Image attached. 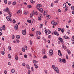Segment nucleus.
<instances>
[{
	"instance_id": "obj_4",
	"label": "nucleus",
	"mask_w": 74,
	"mask_h": 74,
	"mask_svg": "<svg viewBox=\"0 0 74 74\" xmlns=\"http://www.w3.org/2000/svg\"><path fill=\"white\" fill-rule=\"evenodd\" d=\"M59 61L60 63L62 62H63V63H66V60L64 59H62L60 58L59 59Z\"/></svg>"
},
{
	"instance_id": "obj_50",
	"label": "nucleus",
	"mask_w": 74,
	"mask_h": 74,
	"mask_svg": "<svg viewBox=\"0 0 74 74\" xmlns=\"http://www.w3.org/2000/svg\"><path fill=\"white\" fill-rule=\"evenodd\" d=\"M25 50H27V46H26L25 47Z\"/></svg>"
},
{
	"instance_id": "obj_54",
	"label": "nucleus",
	"mask_w": 74,
	"mask_h": 74,
	"mask_svg": "<svg viewBox=\"0 0 74 74\" xmlns=\"http://www.w3.org/2000/svg\"><path fill=\"white\" fill-rule=\"evenodd\" d=\"M25 64H25V63H23L22 64V66H25Z\"/></svg>"
},
{
	"instance_id": "obj_10",
	"label": "nucleus",
	"mask_w": 74,
	"mask_h": 74,
	"mask_svg": "<svg viewBox=\"0 0 74 74\" xmlns=\"http://www.w3.org/2000/svg\"><path fill=\"white\" fill-rule=\"evenodd\" d=\"M22 33L23 35H26V30H23L22 31Z\"/></svg>"
},
{
	"instance_id": "obj_26",
	"label": "nucleus",
	"mask_w": 74,
	"mask_h": 74,
	"mask_svg": "<svg viewBox=\"0 0 74 74\" xmlns=\"http://www.w3.org/2000/svg\"><path fill=\"white\" fill-rule=\"evenodd\" d=\"M43 59H47V56L46 55H45L43 56Z\"/></svg>"
},
{
	"instance_id": "obj_28",
	"label": "nucleus",
	"mask_w": 74,
	"mask_h": 74,
	"mask_svg": "<svg viewBox=\"0 0 74 74\" xmlns=\"http://www.w3.org/2000/svg\"><path fill=\"white\" fill-rule=\"evenodd\" d=\"M22 50L23 52H24L25 51V48L23 47L22 49Z\"/></svg>"
},
{
	"instance_id": "obj_15",
	"label": "nucleus",
	"mask_w": 74,
	"mask_h": 74,
	"mask_svg": "<svg viewBox=\"0 0 74 74\" xmlns=\"http://www.w3.org/2000/svg\"><path fill=\"white\" fill-rule=\"evenodd\" d=\"M46 16L47 17H48V19H49L51 18V16L49 15H48V14H47L46 15Z\"/></svg>"
},
{
	"instance_id": "obj_30",
	"label": "nucleus",
	"mask_w": 74,
	"mask_h": 74,
	"mask_svg": "<svg viewBox=\"0 0 74 74\" xmlns=\"http://www.w3.org/2000/svg\"><path fill=\"white\" fill-rule=\"evenodd\" d=\"M17 38H20V36L19 35H17L16 36Z\"/></svg>"
},
{
	"instance_id": "obj_33",
	"label": "nucleus",
	"mask_w": 74,
	"mask_h": 74,
	"mask_svg": "<svg viewBox=\"0 0 74 74\" xmlns=\"http://www.w3.org/2000/svg\"><path fill=\"white\" fill-rule=\"evenodd\" d=\"M71 9L73 10V11H74V6H72L71 7Z\"/></svg>"
},
{
	"instance_id": "obj_29",
	"label": "nucleus",
	"mask_w": 74,
	"mask_h": 74,
	"mask_svg": "<svg viewBox=\"0 0 74 74\" xmlns=\"http://www.w3.org/2000/svg\"><path fill=\"white\" fill-rule=\"evenodd\" d=\"M58 23L57 22H54V25L55 26H56L57 25H58Z\"/></svg>"
},
{
	"instance_id": "obj_53",
	"label": "nucleus",
	"mask_w": 74,
	"mask_h": 74,
	"mask_svg": "<svg viewBox=\"0 0 74 74\" xmlns=\"http://www.w3.org/2000/svg\"><path fill=\"white\" fill-rule=\"evenodd\" d=\"M40 38H41V37H40V36H39L37 38V39H38V40H40Z\"/></svg>"
},
{
	"instance_id": "obj_39",
	"label": "nucleus",
	"mask_w": 74,
	"mask_h": 74,
	"mask_svg": "<svg viewBox=\"0 0 74 74\" xmlns=\"http://www.w3.org/2000/svg\"><path fill=\"white\" fill-rule=\"evenodd\" d=\"M47 14V12L45 11H44V15H45Z\"/></svg>"
},
{
	"instance_id": "obj_60",
	"label": "nucleus",
	"mask_w": 74,
	"mask_h": 74,
	"mask_svg": "<svg viewBox=\"0 0 74 74\" xmlns=\"http://www.w3.org/2000/svg\"><path fill=\"white\" fill-rule=\"evenodd\" d=\"M16 41L18 42V43H19V41L18 39H16Z\"/></svg>"
},
{
	"instance_id": "obj_7",
	"label": "nucleus",
	"mask_w": 74,
	"mask_h": 74,
	"mask_svg": "<svg viewBox=\"0 0 74 74\" xmlns=\"http://www.w3.org/2000/svg\"><path fill=\"white\" fill-rule=\"evenodd\" d=\"M58 55L60 56H61L62 55V53H61V51H60V50H59L58 51Z\"/></svg>"
},
{
	"instance_id": "obj_49",
	"label": "nucleus",
	"mask_w": 74,
	"mask_h": 74,
	"mask_svg": "<svg viewBox=\"0 0 74 74\" xmlns=\"http://www.w3.org/2000/svg\"><path fill=\"white\" fill-rule=\"evenodd\" d=\"M16 22V21L15 20H13V23H15Z\"/></svg>"
},
{
	"instance_id": "obj_62",
	"label": "nucleus",
	"mask_w": 74,
	"mask_h": 74,
	"mask_svg": "<svg viewBox=\"0 0 74 74\" xmlns=\"http://www.w3.org/2000/svg\"><path fill=\"white\" fill-rule=\"evenodd\" d=\"M66 58L67 59H69V57H68V56L67 55H66Z\"/></svg>"
},
{
	"instance_id": "obj_9",
	"label": "nucleus",
	"mask_w": 74,
	"mask_h": 74,
	"mask_svg": "<svg viewBox=\"0 0 74 74\" xmlns=\"http://www.w3.org/2000/svg\"><path fill=\"white\" fill-rule=\"evenodd\" d=\"M49 53H50V55H53V50L52 49L50 50L49 51Z\"/></svg>"
},
{
	"instance_id": "obj_16",
	"label": "nucleus",
	"mask_w": 74,
	"mask_h": 74,
	"mask_svg": "<svg viewBox=\"0 0 74 74\" xmlns=\"http://www.w3.org/2000/svg\"><path fill=\"white\" fill-rule=\"evenodd\" d=\"M30 1L31 3H32V4H34V3H35L36 2L35 1H33V0H30Z\"/></svg>"
},
{
	"instance_id": "obj_12",
	"label": "nucleus",
	"mask_w": 74,
	"mask_h": 74,
	"mask_svg": "<svg viewBox=\"0 0 74 74\" xmlns=\"http://www.w3.org/2000/svg\"><path fill=\"white\" fill-rule=\"evenodd\" d=\"M18 29V25H15L14 26V29L16 30V29Z\"/></svg>"
},
{
	"instance_id": "obj_5",
	"label": "nucleus",
	"mask_w": 74,
	"mask_h": 74,
	"mask_svg": "<svg viewBox=\"0 0 74 74\" xmlns=\"http://www.w3.org/2000/svg\"><path fill=\"white\" fill-rule=\"evenodd\" d=\"M6 19H7L8 21H10V22H12V19L11 18V17L10 16H7L6 17Z\"/></svg>"
},
{
	"instance_id": "obj_18",
	"label": "nucleus",
	"mask_w": 74,
	"mask_h": 74,
	"mask_svg": "<svg viewBox=\"0 0 74 74\" xmlns=\"http://www.w3.org/2000/svg\"><path fill=\"white\" fill-rule=\"evenodd\" d=\"M26 66H27V68L28 69V70H29V69H30V66H29V65L28 64H27L26 65Z\"/></svg>"
},
{
	"instance_id": "obj_40",
	"label": "nucleus",
	"mask_w": 74,
	"mask_h": 74,
	"mask_svg": "<svg viewBox=\"0 0 74 74\" xmlns=\"http://www.w3.org/2000/svg\"><path fill=\"white\" fill-rule=\"evenodd\" d=\"M30 73H31V71H30V70H28V74H30Z\"/></svg>"
},
{
	"instance_id": "obj_52",
	"label": "nucleus",
	"mask_w": 74,
	"mask_h": 74,
	"mask_svg": "<svg viewBox=\"0 0 74 74\" xmlns=\"http://www.w3.org/2000/svg\"><path fill=\"white\" fill-rule=\"evenodd\" d=\"M24 14L26 15H27V12H24Z\"/></svg>"
},
{
	"instance_id": "obj_22",
	"label": "nucleus",
	"mask_w": 74,
	"mask_h": 74,
	"mask_svg": "<svg viewBox=\"0 0 74 74\" xmlns=\"http://www.w3.org/2000/svg\"><path fill=\"white\" fill-rule=\"evenodd\" d=\"M34 66L36 69H37V68H38V66H37V64H34Z\"/></svg>"
},
{
	"instance_id": "obj_23",
	"label": "nucleus",
	"mask_w": 74,
	"mask_h": 74,
	"mask_svg": "<svg viewBox=\"0 0 74 74\" xmlns=\"http://www.w3.org/2000/svg\"><path fill=\"white\" fill-rule=\"evenodd\" d=\"M45 49H43L42 50V53H43V54H45Z\"/></svg>"
},
{
	"instance_id": "obj_31",
	"label": "nucleus",
	"mask_w": 74,
	"mask_h": 74,
	"mask_svg": "<svg viewBox=\"0 0 74 74\" xmlns=\"http://www.w3.org/2000/svg\"><path fill=\"white\" fill-rule=\"evenodd\" d=\"M8 49H9V51H11V47H10V46H9L8 47Z\"/></svg>"
},
{
	"instance_id": "obj_42",
	"label": "nucleus",
	"mask_w": 74,
	"mask_h": 74,
	"mask_svg": "<svg viewBox=\"0 0 74 74\" xmlns=\"http://www.w3.org/2000/svg\"><path fill=\"white\" fill-rule=\"evenodd\" d=\"M27 22H29V23H31V22H32L31 21L29 20H27Z\"/></svg>"
},
{
	"instance_id": "obj_27",
	"label": "nucleus",
	"mask_w": 74,
	"mask_h": 74,
	"mask_svg": "<svg viewBox=\"0 0 74 74\" xmlns=\"http://www.w3.org/2000/svg\"><path fill=\"white\" fill-rule=\"evenodd\" d=\"M37 5H38V6H37V7H42V5H41L40 4H38Z\"/></svg>"
},
{
	"instance_id": "obj_64",
	"label": "nucleus",
	"mask_w": 74,
	"mask_h": 74,
	"mask_svg": "<svg viewBox=\"0 0 74 74\" xmlns=\"http://www.w3.org/2000/svg\"><path fill=\"white\" fill-rule=\"evenodd\" d=\"M70 33V30H69V31L67 32V33H68V34H69Z\"/></svg>"
},
{
	"instance_id": "obj_51",
	"label": "nucleus",
	"mask_w": 74,
	"mask_h": 74,
	"mask_svg": "<svg viewBox=\"0 0 74 74\" xmlns=\"http://www.w3.org/2000/svg\"><path fill=\"white\" fill-rule=\"evenodd\" d=\"M73 64L72 65V67L73 68H74V62H73Z\"/></svg>"
},
{
	"instance_id": "obj_21",
	"label": "nucleus",
	"mask_w": 74,
	"mask_h": 74,
	"mask_svg": "<svg viewBox=\"0 0 74 74\" xmlns=\"http://www.w3.org/2000/svg\"><path fill=\"white\" fill-rule=\"evenodd\" d=\"M16 1H14L12 3V5H16Z\"/></svg>"
},
{
	"instance_id": "obj_6",
	"label": "nucleus",
	"mask_w": 74,
	"mask_h": 74,
	"mask_svg": "<svg viewBox=\"0 0 74 74\" xmlns=\"http://www.w3.org/2000/svg\"><path fill=\"white\" fill-rule=\"evenodd\" d=\"M37 8L38 10H39L40 12H41V13H42V12L43 11V9L42 8H40L39 7H37Z\"/></svg>"
},
{
	"instance_id": "obj_58",
	"label": "nucleus",
	"mask_w": 74,
	"mask_h": 74,
	"mask_svg": "<svg viewBox=\"0 0 74 74\" xmlns=\"http://www.w3.org/2000/svg\"><path fill=\"white\" fill-rule=\"evenodd\" d=\"M31 69L32 70V71H34V69L33 67H32Z\"/></svg>"
},
{
	"instance_id": "obj_61",
	"label": "nucleus",
	"mask_w": 74,
	"mask_h": 74,
	"mask_svg": "<svg viewBox=\"0 0 74 74\" xmlns=\"http://www.w3.org/2000/svg\"><path fill=\"white\" fill-rule=\"evenodd\" d=\"M30 36H31V37H33V35L32 34H29Z\"/></svg>"
},
{
	"instance_id": "obj_63",
	"label": "nucleus",
	"mask_w": 74,
	"mask_h": 74,
	"mask_svg": "<svg viewBox=\"0 0 74 74\" xmlns=\"http://www.w3.org/2000/svg\"><path fill=\"white\" fill-rule=\"evenodd\" d=\"M43 25L42 24H40V27L41 28V27H42V26H43Z\"/></svg>"
},
{
	"instance_id": "obj_8",
	"label": "nucleus",
	"mask_w": 74,
	"mask_h": 74,
	"mask_svg": "<svg viewBox=\"0 0 74 74\" xmlns=\"http://www.w3.org/2000/svg\"><path fill=\"white\" fill-rule=\"evenodd\" d=\"M35 13H34V11H33V12L32 13H31L30 14V16H31V18H32V17L33 16V15H35Z\"/></svg>"
},
{
	"instance_id": "obj_14",
	"label": "nucleus",
	"mask_w": 74,
	"mask_h": 74,
	"mask_svg": "<svg viewBox=\"0 0 74 74\" xmlns=\"http://www.w3.org/2000/svg\"><path fill=\"white\" fill-rule=\"evenodd\" d=\"M54 34H55V35H57L58 36H59V34H58V33L57 32H56V31L54 32Z\"/></svg>"
},
{
	"instance_id": "obj_36",
	"label": "nucleus",
	"mask_w": 74,
	"mask_h": 74,
	"mask_svg": "<svg viewBox=\"0 0 74 74\" xmlns=\"http://www.w3.org/2000/svg\"><path fill=\"white\" fill-rule=\"evenodd\" d=\"M36 61L35 60H33V63H35V64L36 63Z\"/></svg>"
},
{
	"instance_id": "obj_19",
	"label": "nucleus",
	"mask_w": 74,
	"mask_h": 74,
	"mask_svg": "<svg viewBox=\"0 0 74 74\" xmlns=\"http://www.w3.org/2000/svg\"><path fill=\"white\" fill-rule=\"evenodd\" d=\"M15 59L16 60H18V56H17V55H15Z\"/></svg>"
},
{
	"instance_id": "obj_38",
	"label": "nucleus",
	"mask_w": 74,
	"mask_h": 74,
	"mask_svg": "<svg viewBox=\"0 0 74 74\" xmlns=\"http://www.w3.org/2000/svg\"><path fill=\"white\" fill-rule=\"evenodd\" d=\"M4 3L6 4L7 3V0H4Z\"/></svg>"
},
{
	"instance_id": "obj_11",
	"label": "nucleus",
	"mask_w": 74,
	"mask_h": 74,
	"mask_svg": "<svg viewBox=\"0 0 74 74\" xmlns=\"http://www.w3.org/2000/svg\"><path fill=\"white\" fill-rule=\"evenodd\" d=\"M59 40H60V42H61V43L62 44H63V40H63V39H62V38H59Z\"/></svg>"
},
{
	"instance_id": "obj_17",
	"label": "nucleus",
	"mask_w": 74,
	"mask_h": 74,
	"mask_svg": "<svg viewBox=\"0 0 74 74\" xmlns=\"http://www.w3.org/2000/svg\"><path fill=\"white\" fill-rule=\"evenodd\" d=\"M64 38H66V39H69V38H69V37H67V36H64Z\"/></svg>"
},
{
	"instance_id": "obj_48",
	"label": "nucleus",
	"mask_w": 74,
	"mask_h": 74,
	"mask_svg": "<svg viewBox=\"0 0 74 74\" xmlns=\"http://www.w3.org/2000/svg\"><path fill=\"white\" fill-rule=\"evenodd\" d=\"M42 40H44V41H46V39L45 38L43 37L42 38Z\"/></svg>"
},
{
	"instance_id": "obj_47",
	"label": "nucleus",
	"mask_w": 74,
	"mask_h": 74,
	"mask_svg": "<svg viewBox=\"0 0 74 74\" xmlns=\"http://www.w3.org/2000/svg\"><path fill=\"white\" fill-rule=\"evenodd\" d=\"M12 39H14V38H15V36L14 35L12 36Z\"/></svg>"
},
{
	"instance_id": "obj_46",
	"label": "nucleus",
	"mask_w": 74,
	"mask_h": 74,
	"mask_svg": "<svg viewBox=\"0 0 74 74\" xmlns=\"http://www.w3.org/2000/svg\"><path fill=\"white\" fill-rule=\"evenodd\" d=\"M25 58H27V55L25 54L24 55Z\"/></svg>"
},
{
	"instance_id": "obj_13",
	"label": "nucleus",
	"mask_w": 74,
	"mask_h": 74,
	"mask_svg": "<svg viewBox=\"0 0 74 74\" xmlns=\"http://www.w3.org/2000/svg\"><path fill=\"white\" fill-rule=\"evenodd\" d=\"M5 26L4 25H3V27H1V28L2 30H5Z\"/></svg>"
},
{
	"instance_id": "obj_2",
	"label": "nucleus",
	"mask_w": 74,
	"mask_h": 74,
	"mask_svg": "<svg viewBox=\"0 0 74 74\" xmlns=\"http://www.w3.org/2000/svg\"><path fill=\"white\" fill-rule=\"evenodd\" d=\"M52 68L54 70L56 71V72L57 73H59V69H58V68L57 67H56L55 65H52Z\"/></svg>"
},
{
	"instance_id": "obj_35",
	"label": "nucleus",
	"mask_w": 74,
	"mask_h": 74,
	"mask_svg": "<svg viewBox=\"0 0 74 74\" xmlns=\"http://www.w3.org/2000/svg\"><path fill=\"white\" fill-rule=\"evenodd\" d=\"M61 32L62 33H64V29H62L61 30Z\"/></svg>"
},
{
	"instance_id": "obj_24",
	"label": "nucleus",
	"mask_w": 74,
	"mask_h": 74,
	"mask_svg": "<svg viewBox=\"0 0 74 74\" xmlns=\"http://www.w3.org/2000/svg\"><path fill=\"white\" fill-rule=\"evenodd\" d=\"M1 54L3 55H4V54H5V53L4 52V51H1Z\"/></svg>"
},
{
	"instance_id": "obj_41",
	"label": "nucleus",
	"mask_w": 74,
	"mask_h": 74,
	"mask_svg": "<svg viewBox=\"0 0 74 74\" xmlns=\"http://www.w3.org/2000/svg\"><path fill=\"white\" fill-rule=\"evenodd\" d=\"M29 42H30L29 44H30L31 45H32V41H31V40H30V41H29Z\"/></svg>"
},
{
	"instance_id": "obj_56",
	"label": "nucleus",
	"mask_w": 74,
	"mask_h": 74,
	"mask_svg": "<svg viewBox=\"0 0 74 74\" xmlns=\"http://www.w3.org/2000/svg\"><path fill=\"white\" fill-rule=\"evenodd\" d=\"M36 36L38 35V32L37 31L36 32Z\"/></svg>"
},
{
	"instance_id": "obj_45",
	"label": "nucleus",
	"mask_w": 74,
	"mask_h": 74,
	"mask_svg": "<svg viewBox=\"0 0 74 74\" xmlns=\"http://www.w3.org/2000/svg\"><path fill=\"white\" fill-rule=\"evenodd\" d=\"M21 12V11L18 10L17 12V14H19Z\"/></svg>"
},
{
	"instance_id": "obj_1",
	"label": "nucleus",
	"mask_w": 74,
	"mask_h": 74,
	"mask_svg": "<svg viewBox=\"0 0 74 74\" xmlns=\"http://www.w3.org/2000/svg\"><path fill=\"white\" fill-rule=\"evenodd\" d=\"M5 12H7L8 14H9L10 17L12 16V13L11 12V11L9 10V8H7L6 9L4 10Z\"/></svg>"
},
{
	"instance_id": "obj_37",
	"label": "nucleus",
	"mask_w": 74,
	"mask_h": 74,
	"mask_svg": "<svg viewBox=\"0 0 74 74\" xmlns=\"http://www.w3.org/2000/svg\"><path fill=\"white\" fill-rule=\"evenodd\" d=\"M8 56L9 57V59H11V55H10V54H8Z\"/></svg>"
},
{
	"instance_id": "obj_59",
	"label": "nucleus",
	"mask_w": 74,
	"mask_h": 74,
	"mask_svg": "<svg viewBox=\"0 0 74 74\" xmlns=\"http://www.w3.org/2000/svg\"><path fill=\"white\" fill-rule=\"evenodd\" d=\"M7 71H4V73H5V74H7Z\"/></svg>"
},
{
	"instance_id": "obj_55",
	"label": "nucleus",
	"mask_w": 74,
	"mask_h": 74,
	"mask_svg": "<svg viewBox=\"0 0 74 74\" xmlns=\"http://www.w3.org/2000/svg\"><path fill=\"white\" fill-rule=\"evenodd\" d=\"M41 17H39L38 18V20H39V21H41Z\"/></svg>"
},
{
	"instance_id": "obj_57",
	"label": "nucleus",
	"mask_w": 74,
	"mask_h": 74,
	"mask_svg": "<svg viewBox=\"0 0 74 74\" xmlns=\"http://www.w3.org/2000/svg\"><path fill=\"white\" fill-rule=\"evenodd\" d=\"M47 32H48V30H47V29L45 30V33H47Z\"/></svg>"
},
{
	"instance_id": "obj_43",
	"label": "nucleus",
	"mask_w": 74,
	"mask_h": 74,
	"mask_svg": "<svg viewBox=\"0 0 74 74\" xmlns=\"http://www.w3.org/2000/svg\"><path fill=\"white\" fill-rule=\"evenodd\" d=\"M31 7H32V6L30 5H28V8H31Z\"/></svg>"
},
{
	"instance_id": "obj_25",
	"label": "nucleus",
	"mask_w": 74,
	"mask_h": 74,
	"mask_svg": "<svg viewBox=\"0 0 74 74\" xmlns=\"http://www.w3.org/2000/svg\"><path fill=\"white\" fill-rule=\"evenodd\" d=\"M67 52L68 54H69V55H70V54H71V52H70V50H67Z\"/></svg>"
},
{
	"instance_id": "obj_32",
	"label": "nucleus",
	"mask_w": 74,
	"mask_h": 74,
	"mask_svg": "<svg viewBox=\"0 0 74 74\" xmlns=\"http://www.w3.org/2000/svg\"><path fill=\"white\" fill-rule=\"evenodd\" d=\"M47 32L48 34H50L51 33V31H50L49 29L47 30Z\"/></svg>"
},
{
	"instance_id": "obj_3",
	"label": "nucleus",
	"mask_w": 74,
	"mask_h": 74,
	"mask_svg": "<svg viewBox=\"0 0 74 74\" xmlns=\"http://www.w3.org/2000/svg\"><path fill=\"white\" fill-rule=\"evenodd\" d=\"M63 8H65L66 7V8L65 9V10L66 11H67L69 9L68 7L67 6H66V3H64L63 4Z\"/></svg>"
},
{
	"instance_id": "obj_34",
	"label": "nucleus",
	"mask_w": 74,
	"mask_h": 74,
	"mask_svg": "<svg viewBox=\"0 0 74 74\" xmlns=\"http://www.w3.org/2000/svg\"><path fill=\"white\" fill-rule=\"evenodd\" d=\"M51 24H52V25H55V21H52L51 22Z\"/></svg>"
},
{
	"instance_id": "obj_44",
	"label": "nucleus",
	"mask_w": 74,
	"mask_h": 74,
	"mask_svg": "<svg viewBox=\"0 0 74 74\" xmlns=\"http://www.w3.org/2000/svg\"><path fill=\"white\" fill-rule=\"evenodd\" d=\"M54 3H58V1L56 0L54 1Z\"/></svg>"
},
{
	"instance_id": "obj_20",
	"label": "nucleus",
	"mask_w": 74,
	"mask_h": 74,
	"mask_svg": "<svg viewBox=\"0 0 74 74\" xmlns=\"http://www.w3.org/2000/svg\"><path fill=\"white\" fill-rule=\"evenodd\" d=\"M11 72L13 73H15V69H12L11 70Z\"/></svg>"
}]
</instances>
